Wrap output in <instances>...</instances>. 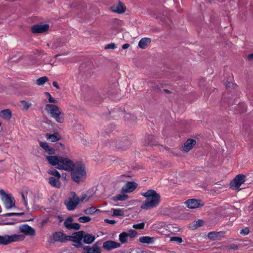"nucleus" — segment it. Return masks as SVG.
I'll list each match as a JSON object with an SVG mask.
<instances>
[{"label":"nucleus","instance_id":"0eeeda50","mask_svg":"<svg viewBox=\"0 0 253 253\" xmlns=\"http://www.w3.org/2000/svg\"><path fill=\"white\" fill-rule=\"evenodd\" d=\"M246 176L243 174L237 175L230 182V187L233 189H238L245 182Z\"/></svg>","mask_w":253,"mask_h":253},{"label":"nucleus","instance_id":"f704fd0d","mask_svg":"<svg viewBox=\"0 0 253 253\" xmlns=\"http://www.w3.org/2000/svg\"><path fill=\"white\" fill-rule=\"evenodd\" d=\"M44 94L46 95V96L47 97L48 101L49 102L51 103H54V104L58 103V101L56 99H55V98H54L50 95V94L49 92H45Z\"/></svg>","mask_w":253,"mask_h":253},{"label":"nucleus","instance_id":"6e6552de","mask_svg":"<svg viewBox=\"0 0 253 253\" xmlns=\"http://www.w3.org/2000/svg\"><path fill=\"white\" fill-rule=\"evenodd\" d=\"M45 109L50 117L62 111V110L55 104H47L45 106Z\"/></svg>","mask_w":253,"mask_h":253},{"label":"nucleus","instance_id":"5701e85b","mask_svg":"<svg viewBox=\"0 0 253 253\" xmlns=\"http://www.w3.org/2000/svg\"><path fill=\"white\" fill-rule=\"evenodd\" d=\"M83 239L84 243L87 244H90L94 241L95 237L91 234H84V233Z\"/></svg>","mask_w":253,"mask_h":253},{"label":"nucleus","instance_id":"7c9ffc66","mask_svg":"<svg viewBox=\"0 0 253 253\" xmlns=\"http://www.w3.org/2000/svg\"><path fill=\"white\" fill-rule=\"evenodd\" d=\"M128 198V195L126 194H120L113 197V201L116 202L118 201H125Z\"/></svg>","mask_w":253,"mask_h":253},{"label":"nucleus","instance_id":"ea45409f","mask_svg":"<svg viewBox=\"0 0 253 253\" xmlns=\"http://www.w3.org/2000/svg\"><path fill=\"white\" fill-rule=\"evenodd\" d=\"M95 211H96V209L94 207H91L89 208H87L86 210H85V211H84V212L86 214H92L94 213Z\"/></svg>","mask_w":253,"mask_h":253},{"label":"nucleus","instance_id":"f3484780","mask_svg":"<svg viewBox=\"0 0 253 253\" xmlns=\"http://www.w3.org/2000/svg\"><path fill=\"white\" fill-rule=\"evenodd\" d=\"M68 236L60 232L55 233L52 236V240L55 242H64L68 241Z\"/></svg>","mask_w":253,"mask_h":253},{"label":"nucleus","instance_id":"a878e982","mask_svg":"<svg viewBox=\"0 0 253 253\" xmlns=\"http://www.w3.org/2000/svg\"><path fill=\"white\" fill-rule=\"evenodd\" d=\"M49 183L53 187L59 188L61 185L60 181L57 178H55L53 177L48 178Z\"/></svg>","mask_w":253,"mask_h":253},{"label":"nucleus","instance_id":"37998d69","mask_svg":"<svg viewBox=\"0 0 253 253\" xmlns=\"http://www.w3.org/2000/svg\"><path fill=\"white\" fill-rule=\"evenodd\" d=\"M127 234L128 236L131 238L135 237L137 234V232L133 230H130Z\"/></svg>","mask_w":253,"mask_h":253},{"label":"nucleus","instance_id":"58836bf2","mask_svg":"<svg viewBox=\"0 0 253 253\" xmlns=\"http://www.w3.org/2000/svg\"><path fill=\"white\" fill-rule=\"evenodd\" d=\"M48 172L49 174L55 176L58 179H59L61 177V175H60L59 172L56 170H50Z\"/></svg>","mask_w":253,"mask_h":253},{"label":"nucleus","instance_id":"79ce46f5","mask_svg":"<svg viewBox=\"0 0 253 253\" xmlns=\"http://www.w3.org/2000/svg\"><path fill=\"white\" fill-rule=\"evenodd\" d=\"M170 241L176 242L178 243H181L182 242V239L179 237H173L170 238Z\"/></svg>","mask_w":253,"mask_h":253},{"label":"nucleus","instance_id":"4c0bfd02","mask_svg":"<svg viewBox=\"0 0 253 253\" xmlns=\"http://www.w3.org/2000/svg\"><path fill=\"white\" fill-rule=\"evenodd\" d=\"M22 197L23 199V200L24 202V205L25 206H27V203H28V196H29L30 193H28V192L26 193H22Z\"/></svg>","mask_w":253,"mask_h":253},{"label":"nucleus","instance_id":"f03ea898","mask_svg":"<svg viewBox=\"0 0 253 253\" xmlns=\"http://www.w3.org/2000/svg\"><path fill=\"white\" fill-rule=\"evenodd\" d=\"M46 159L51 165L58 169L69 171L75 163L70 159L59 156H47Z\"/></svg>","mask_w":253,"mask_h":253},{"label":"nucleus","instance_id":"864d4df0","mask_svg":"<svg viewBox=\"0 0 253 253\" xmlns=\"http://www.w3.org/2000/svg\"><path fill=\"white\" fill-rule=\"evenodd\" d=\"M60 55H59V54H57V55H55V57L57 58V57L59 56Z\"/></svg>","mask_w":253,"mask_h":253},{"label":"nucleus","instance_id":"49530a36","mask_svg":"<svg viewBox=\"0 0 253 253\" xmlns=\"http://www.w3.org/2000/svg\"><path fill=\"white\" fill-rule=\"evenodd\" d=\"M105 222L110 224H114L116 223V221L115 220H110L108 219H105L104 220Z\"/></svg>","mask_w":253,"mask_h":253},{"label":"nucleus","instance_id":"09e8293b","mask_svg":"<svg viewBox=\"0 0 253 253\" xmlns=\"http://www.w3.org/2000/svg\"><path fill=\"white\" fill-rule=\"evenodd\" d=\"M229 248L234 250H236L238 249V246L235 244L230 245Z\"/></svg>","mask_w":253,"mask_h":253},{"label":"nucleus","instance_id":"473e14b6","mask_svg":"<svg viewBox=\"0 0 253 253\" xmlns=\"http://www.w3.org/2000/svg\"><path fill=\"white\" fill-rule=\"evenodd\" d=\"M20 103L23 110H27L32 105V104L30 102L25 100H21Z\"/></svg>","mask_w":253,"mask_h":253},{"label":"nucleus","instance_id":"b1692460","mask_svg":"<svg viewBox=\"0 0 253 253\" xmlns=\"http://www.w3.org/2000/svg\"><path fill=\"white\" fill-rule=\"evenodd\" d=\"M11 116V111L9 109H4L0 112V117L5 120H10Z\"/></svg>","mask_w":253,"mask_h":253},{"label":"nucleus","instance_id":"a211bd4d","mask_svg":"<svg viewBox=\"0 0 253 253\" xmlns=\"http://www.w3.org/2000/svg\"><path fill=\"white\" fill-rule=\"evenodd\" d=\"M111 9L114 12L121 14L125 12L126 7L123 3L119 2L118 3L112 6Z\"/></svg>","mask_w":253,"mask_h":253},{"label":"nucleus","instance_id":"7ed1b4c3","mask_svg":"<svg viewBox=\"0 0 253 253\" xmlns=\"http://www.w3.org/2000/svg\"><path fill=\"white\" fill-rule=\"evenodd\" d=\"M69 171H71L72 179L77 183L83 181L86 178V169L82 163L79 162L75 163Z\"/></svg>","mask_w":253,"mask_h":253},{"label":"nucleus","instance_id":"3c124183","mask_svg":"<svg viewBox=\"0 0 253 253\" xmlns=\"http://www.w3.org/2000/svg\"><path fill=\"white\" fill-rule=\"evenodd\" d=\"M53 85L56 88L59 89V86L58 84L56 82H53L52 83Z\"/></svg>","mask_w":253,"mask_h":253},{"label":"nucleus","instance_id":"a18cd8bd","mask_svg":"<svg viewBox=\"0 0 253 253\" xmlns=\"http://www.w3.org/2000/svg\"><path fill=\"white\" fill-rule=\"evenodd\" d=\"M240 233L244 235H247L249 233V229L248 228H245L241 230Z\"/></svg>","mask_w":253,"mask_h":253},{"label":"nucleus","instance_id":"c85d7f7f","mask_svg":"<svg viewBox=\"0 0 253 253\" xmlns=\"http://www.w3.org/2000/svg\"><path fill=\"white\" fill-rule=\"evenodd\" d=\"M46 136L47 139L52 142L58 141L60 137L58 133H54L53 134H46Z\"/></svg>","mask_w":253,"mask_h":253},{"label":"nucleus","instance_id":"9d476101","mask_svg":"<svg viewBox=\"0 0 253 253\" xmlns=\"http://www.w3.org/2000/svg\"><path fill=\"white\" fill-rule=\"evenodd\" d=\"M185 204L188 208L191 209L198 208L204 205L201 201L196 199L188 200L185 202Z\"/></svg>","mask_w":253,"mask_h":253},{"label":"nucleus","instance_id":"de8ad7c7","mask_svg":"<svg viewBox=\"0 0 253 253\" xmlns=\"http://www.w3.org/2000/svg\"><path fill=\"white\" fill-rule=\"evenodd\" d=\"M215 235V233L213 232H210L208 234V237L212 240H215L214 236Z\"/></svg>","mask_w":253,"mask_h":253},{"label":"nucleus","instance_id":"72a5a7b5","mask_svg":"<svg viewBox=\"0 0 253 253\" xmlns=\"http://www.w3.org/2000/svg\"><path fill=\"white\" fill-rule=\"evenodd\" d=\"M47 81L48 78L46 77H42L37 80L36 84L38 85H42L44 84Z\"/></svg>","mask_w":253,"mask_h":253},{"label":"nucleus","instance_id":"4be33fe9","mask_svg":"<svg viewBox=\"0 0 253 253\" xmlns=\"http://www.w3.org/2000/svg\"><path fill=\"white\" fill-rule=\"evenodd\" d=\"M40 144L41 147L48 154H54L55 150L52 147L49 146L46 142H41Z\"/></svg>","mask_w":253,"mask_h":253},{"label":"nucleus","instance_id":"bb28decb","mask_svg":"<svg viewBox=\"0 0 253 253\" xmlns=\"http://www.w3.org/2000/svg\"><path fill=\"white\" fill-rule=\"evenodd\" d=\"M128 237V234L124 232L119 235V239L122 244H126L127 242Z\"/></svg>","mask_w":253,"mask_h":253},{"label":"nucleus","instance_id":"aec40b11","mask_svg":"<svg viewBox=\"0 0 253 253\" xmlns=\"http://www.w3.org/2000/svg\"><path fill=\"white\" fill-rule=\"evenodd\" d=\"M58 123L63 124L65 122V114L63 111L51 117Z\"/></svg>","mask_w":253,"mask_h":253},{"label":"nucleus","instance_id":"2f4dec72","mask_svg":"<svg viewBox=\"0 0 253 253\" xmlns=\"http://www.w3.org/2000/svg\"><path fill=\"white\" fill-rule=\"evenodd\" d=\"M66 43V41H65V40H58L56 41V42L54 43V44L53 45V48H60L61 47L63 46Z\"/></svg>","mask_w":253,"mask_h":253},{"label":"nucleus","instance_id":"c756f323","mask_svg":"<svg viewBox=\"0 0 253 253\" xmlns=\"http://www.w3.org/2000/svg\"><path fill=\"white\" fill-rule=\"evenodd\" d=\"M112 211L113 213L112 215L113 216H122L124 215V210L120 209H112Z\"/></svg>","mask_w":253,"mask_h":253},{"label":"nucleus","instance_id":"6ab92c4d","mask_svg":"<svg viewBox=\"0 0 253 253\" xmlns=\"http://www.w3.org/2000/svg\"><path fill=\"white\" fill-rule=\"evenodd\" d=\"M196 144V140L192 139H188L182 147V150L185 152L189 151Z\"/></svg>","mask_w":253,"mask_h":253},{"label":"nucleus","instance_id":"a19ab883","mask_svg":"<svg viewBox=\"0 0 253 253\" xmlns=\"http://www.w3.org/2000/svg\"><path fill=\"white\" fill-rule=\"evenodd\" d=\"M144 223H139L137 224H133L132 227L133 228L135 229H143L144 227Z\"/></svg>","mask_w":253,"mask_h":253},{"label":"nucleus","instance_id":"423d86ee","mask_svg":"<svg viewBox=\"0 0 253 253\" xmlns=\"http://www.w3.org/2000/svg\"><path fill=\"white\" fill-rule=\"evenodd\" d=\"M0 196L6 209L9 210L14 207L15 200L11 194H7L4 190L1 189Z\"/></svg>","mask_w":253,"mask_h":253},{"label":"nucleus","instance_id":"5fc2aeb1","mask_svg":"<svg viewBox=\"0 0 253 253\" xmlns=\"http://www.w3.org/2000/svg\"><path fill=\"white\" fill-rule=\"evenodd\" d=\"M1 211H1V209H0V212H1Z\"/></svg>","mask_w":253,"mask_h":253},{"label":"nucleus","instance_id":"412c9836","mask_svg":"<svg viewBox=\"0 0 253 253\" xmlns=\"http://www.w3.org/2000/svg\"><path fill=\"white\" fill-rule=\"evenodd\" d=\"M151 40L148 38L141 39L138 42V46L141 49H145L150 43Z\"/></svg>","mask_w":253,"mask_h":253},{"label":"nucleus","instance_id":"c9c22d12","mask_svg":"<svg viewBox=\"0 0 253 253\" xmlns=\"http://www.w3.org/2000/svg\"><path fill=\"white\" fill-rule=\"evenodd\" d=\"M91 220V218L89 216H84L79 218L78 220L81 223H86L89 222Z\"/></svg>","mask_w":253,"mask_h":253},{"label":"nucleus","instance_id":"39448f33","mask_svg":"<svg viewBox=\"0 0 253 253\" xmlns=\"http://www.w3.org/2000/svg\"><path fill=\"white\" fill-rule=\"evenodd\" d=\"M25 236L23 234H4L0 235V245H6L12 242L24 240Z\"/></svg>","mask_w":253,"mask_h":253},{"label":"nucleus","instance_id":"ddd939ff","mask_svg":"<svg viewBox=\"0 0 253 253\" xmlns=\"http://www.w3.org/2000/svg\"><path fill=\"white\" fill-rule=\"evenodd\" d=\"M137 184L133 182H127L122 187V191L124 193H130L133 192L137 187Z\"/></svg>","mask_w":253,"mask_h":253},{"label":"nucleus","instance_id":"c03bdc74","mask_svg":"<svg viewBox=\"0 0 253 253\" xmlns=\"http://www.w3.org/2000/svg\"><path fill=\"white\" fill-rule=\"evenodd\" d=\"M116 47V46L115 45V44L114 43H110V44H107L105 48V49H115V48Z\"/></svg>","mask_w":253,"mask_h":253},{"label":"nucleus","instance_id":"8fccbe9b","mask_svg":"<svg viewBox=\"0 0 253 253\" xmlns=\"http://www.w3.org/2000/svg\"><path fill=\"white\" fill-rule=\"evenodd\" d=\"M130 45L128 43H126L123 45L122 48L126 49L129 47Z\"/></svg>","mask_w":253,"mask_h":253},{"label":"nucleus","instance_id":"f257e3e1","mask_svg":"<svg viewBox=\"0 0 253 253\" xmlns=\"http://www.w3.org/2000/svg\"><path fill=\"white\" fill-rule=\"evenodd\" d=\"M141 195L146 198L141 205V209L148 210L154 209L157 207L160 202V195L154 190H149L141 193Z\"/></svg>","mask_w":253,"mask_h":253},{"label":"nucleus","instance_id":"603ef678","mask_svg":"<svg viewBox=\"0 0 253 253\" xmlns=\"http://www.w3.org/2000/svg\"><path fill=\"white\" fill-rule=\"evenodd\" d=\"M248 58L250 60H252L253 59V54H251L248 56Z\"/></svg>","mask_w":253,"mask_h":253},{"label":"nucleus","instance_id":"1a4fd4ad","mask_svg":"<svg viewBox=\"0 0 253 253\" xmlns=\"http://www.w3.org/2000/svg\"><path fill=\"white\" fill-rule=\"evenodd\" d=\"M49 26L47 24H40L34 25L31 27L33 33H42L48 30Z\"/></svg>","mask_w":253,"mask_h":253},{"label":"nucleus","instance_id":"f8f14e48","mask_svg":"<svg viewBox=\"0 0 253 253\" xmlns=\"http://www.w3.org/2000/svg\"><path fill=\"white\" fill-rule=\"evenodd\" d=\"M19 231L23 233L22 234L24 235L25 237V235L33 236L35 234V230L26 224L20 226L19 227Z\"/></svg>","mask_w":253,"mask_h":253},{"label":"nucleus","instance_id":"dca6fc26","mask_svg":"<svg viewBox=\"0 0 253 253\" xmlns=\"http://www.w3.org/2000/svg\"><path fill=\"white\" fill-rule=\"evenodd\" d=\"M83 231L75 232L71 236H68V241H72L75 242H79L83 239Z\"/></svg>","mask_w":253,"mask_h":253},{"label":"nucleus","instance_id":"9b49d317","mask_svg":"<svg viewBox=\"0 0 253 253\" xmlns=\"http://www.w3.org/2000/svg\"><path fill=\"white\" fill-rule=\"evenodd\" d=\"M121 246V244L118 242H116L114 241H107L103 244V248L107 250V251H110L113 249H117Z\"/></svg>","mask_w":253,"mask_h":253},{"label":"nucleus","instance_id":"e433bc0d","mask_svg":"<svg viewBox=\"0 0 253 253\" xmlns=\"http://www.w3.org/2000/svg\"><path fill=\"white\" fill-rule=\"evenodd\" d=\"M23 213L9 212L2 215L4 217H10L12 216H21L23 215Z\"/></svg>","mask_w":253,"mask_h":253},{"label":"nucleus","instance_id":"4468645a","mask_svg":"<svg viewBox=\"0 0 253 253\" xmlns=\"http://www.w3.org/2000/svg\"><path fill=\"white\" fill-rule=\"evenodd\" d=\"M64 224L68 229L78 230L80 228V225L79 223L73 222V219L71 217L66 219Z\"/></svg>","mask_w":253,"mask_h":253},{"label":"nucleus","instance_id":"393cba45","mask_svg":"<svg viewBox=\"0 0 253 253\" xmlns=\"http://www.w3.org/2000/svg\"><path fill=\"white\" fill-rule=\"evenodd\" d=\"M155 238L149 236H142L139 238L140 242L143 244H152L154 242Z\"/></svg>","mask_w":253,"mask_h":253},{"label":"nucleus","instance_id":"cd10ccee","mask_svg":"<svg viewBox=\"0 0 253 253\" xmlns=\"http://www.w3.org/2000/svg\"><path fill=\"white\" fill-rule=\"evenodd\" d=\"M203 221L201 219H198L197 221H195L189 225V227L192 230H194L199 227L202 226L203 224Z\"/></svg>","mask_w":253,"mask_h":253},{"label":"nucleus","instance_id":"20e7f679","mask_svg":"<svg viewBox=\"0 0 253 253\" xmlns=\"http://www.w3.org/2000/svg\"><path fill=\"white\" fill-rule=\"evenodd\" d=\"M86 197L85 195H83L81 197H79L75 193L72 192L64 203L69 211H73L76 209L80 203L84 200Z\"/></svg>","mask_w":253,"mask_h":253},{"label":"nucleus","instance_id":"2eb2a0df","mask_svg":"<svg viewBox=\"0 0 253 253\" xmlns=\"http://www.w3.org/2000/svg\"><path fill=\"white\" fill-rule=\"evenodd\" d=\"M101 248L96 245L92 247L85 246L83 248L82 253H101Z\"/></svg>","mask_w":253,"mask_h":253}]
</instances>
